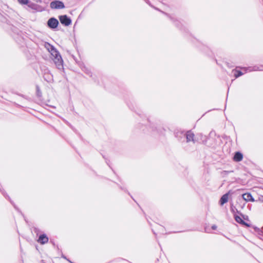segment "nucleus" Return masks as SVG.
<instances>
[{
    "label": "nucleus",
    "mask_w": 263,
    "mask_h": 263,
    "mask_svg": "<svg viewBox=\"0 0 263 263\" xmlns=\"http://www.w3.org/2000/svg\"><path fill=\"white\" fill-rule=\"evenodd\" d=\"M43 45L50 53L57 67L59 69L63 68V61L57 49L53 46L47 42H44Z\"/></svg>",
    "instance_id": "1"
},
{
    "label": "nucleus",
    "mask_w": 263,
    "mask_h": 263,
    "mask_svg": "<svg viewBox=\"0 0 263 263\" xmlns=\"http://www.w3.org/2000/svg\"><path fill=\"white\" fill-rule=\"evenodd\" d=\"M179 134H182L184 137H185L186 142H192L193 143H195L197 141L196 138L195 137L194 134L191 130L187 131L186 133H184L182 131L177 132L175 133V136L178 137Z\"/></svg>",
    "instance_id": "2"
},
{
    "label": "nucleus",
    "mask_w": 263,
    "mask_h": 263,
    "mask_svg": "<svg viewBox=\"0 0 263 263\" xmlns=\"http://www.w3.org/2000/svg\"><path fill=\"white\" fill-rule=\"evenodd\" d=\"M50 8L53 9H61L65 8L64 3L60 1L55 0L51 2Z\"/></svg>",
    "instance_id": "3"
},
{
    "label": "nucleus",
    "mask_w": 263,
    "mask_h": 263,
    "mask_svg": "<svg viewBox=\"0 0 263 263\" xmlns=\"http://www.w3.org/2000/svg\"><path fill=\"white\" fill-rule=\"evenodd\" d=\"M242 71L237 69H235L232 71V73L235 76V77L237 78L246 73L248 70L249 71H252L251 68H242Z\"/></svg>",
    "instance_id": "4"
},
{
    "label": "nucleus",
    "mask_w": 263,
    "mask_h": 263,
    "mask_svg": "<svg viewBox=\"0 0 263 263\" xmlns=\"http://www.w3.org/2000/svg\"><path fill=\"white\" fill-rule=\"evenodd\" d=\"M43 77L44 80L47 82L52 83L53 82V76L48 69H45L44 70Z\"/></svg>",
    "instance_id": "5"
},
{
    "label": "nucleus",
    "mask_w": 263,
    "mask_h": 263,
    "mask_svg": "<svg viewBox=\"0 0 263 263\" xmlns=\"http://www.w3.org/2000/svg\"><path fill=\"white\" fill-rule=\"evenodd\" d=\"M59 24V21L54 17L49 18L47 22L48 27L52 29H55L58 27Z\"/></svg>",
    "instance_id": "6"
},
{
    "label": "nucleus",
    "mask_w": 263,
    "mask_h": 263,
    "mask_svg": "<svg viewBox=\"0 0 263 263\" xmlns=\"http://www.w3.org/2000/svg\"><path fill=\"white\" fill-rule=\"evenodd\" d=\"M59 20L62 24L68 26L71 24V19L66 15L59 16Z\"/></svg>",
    "instance_id": "7"
},
{
    "label": "nucleus",
    "mask_w": 263,
    "mask_h": 263,
    "mask_svg": "<svg viewBox=\"0 0 263 263\" xmlns=\"http://www.w3.org/2000/svg\"><path fill=\"white\" fill-rule=\"evenodd\" d=\"M48 240L49 239L47 236L45 234H43L39 236L36 241L41 245H44L48 242Z\"/></svg>",
    "instance_id": "8"
},
{
    "label": "nucleus",
    "mask_w": 263,
    "mask_h": 263,
    "mask_svg": "<svg viewBox=\"0 0 263 263\" xmlns=\"http://www.w3.org/2000/svg\"><path fill=\"white\" fill-rule=\"evenodd\" d=\"M242 199H239V200L241 201L242 200H244L246 201H253L254 199L252 197V195L250 193H245L242 195Z\"/></svg>",
    "instance_id": "9"
},
{
    "label": "nucleus",
    "mask_w": 263,
    "mask_h": 263,
    "mask_svg": "<svg viewBox=\"0 0 263 263\" xmlns=\"http://www.w3.org/2000/svg\"><path fill=\"white\" fill-rule=\"evenodd\" d=\"M229 195L228 193L224 194L220 198L219 202L221 205H223L228 201Z\"/></svg>",
    "instance_id": "10"
},
{
    "label": "nucleus",
    "mask_w": 263,
    "mask_h": 263,
    "mask_svg": "<svg viewBox=\"0 0 263 263\" xmlns=\"http://www.w3.org/2000/svg\"><path fill=\"white\" fill-rule=\"evenodd\" d=\"M243 158L242 154L240 152H236L234 156V160L236 162H239L242 160Z\"/></svg>",
    "instance_id": "11"
},
{
    "label": "nucleus",
    "mask_w": 263,
    "mask_h": 263,
    "mask_svg": "<svg viewBox=\"0 0 263 263\" xmlns=\"http://www.w3.org/2000/svg\"><path fill=\"white\" fill-rule=\"evenodd\" d=\"M81 69L82 71H84L86 74L89 76L90 77L92 78V73L88 68L83 65L81 66Z\"/></svg>",
    "instance_id": "12"
},
{
    "label": "nucleus",
    "mask_w": 263,
    "mask_h": 263,
    "mask_svg": "<svg viewBox=\"0 0 263 263\" xmlns=\"http://www.w3.org/2000/svg\"><path fill=\"white\" fill-rule=\"evenodd\" d=\"M234 218L236 221L240 224L242 225L247 226L248 227L249 226L245 221H243L239 216L234 215Z\"/></svg>",
    "instance_id": "13"
},
{
    "label": "nucleus",
    "mask_w": 263,
    "mask_h": 263,
    "mask_svg": "<svg viewBox=\"0 0 263 263\" xmlns=\"http://www.w3.org/2000/svg\"><path fill=\"white\" fill-rule=\"evenodd\" d=\"M36 94L37 97H38L39 100H40L42 97V92L37 85L36 86Z\"/></svg>",
    "instance_id": "14"
},
{
    "label": "nucleus",
    "mask_w": 263,
    "mask_h": 263,
    "mask_svg": "<svg viewBox=\"0 0 263 263\" xmlns=\"http://www.w3.org/2000/svg\"><path fill=\"white\" fill-rule=\"evenodd\" d=\"M18 2L22 5L27 4L28 3V0H17Z\"/></svg>",
    "instance_id": "15"
},
{
    "label": "nucleus",
    "mask_w": 263,
    "mask_h": 263,
    "mask_svg": "<svg viewBox=\"0 0 263 263\" xmlns=\"http://www.w3.org/2000/svg\"><path fill=\"white\" fill-rule=\"evenodd\" d=\"M230 209H231V212L233 213H234L235 211H236V212L237 213H238V211H237V210L236 209V208L233 205V204H231V207H230Z\"/></svg>",
    "instance_id": "16"
},
{
    "label": "nucleus",
    "mask_w": 263,
    "mask_h": 263,
    "mask_svg": "<svg viewBox=\"0 0 263 263\" xmlns=\"http://www.w3.org/2000/svg\"><path fill=\"white\" fill-rule=\"evenodd\" d=\"M182 137H184L183 135L182 134H179L178 137H176L178 138L179 140H181Z\"/></svg>",
    "instance_id": "17"
},
{
    "label": "nucleus",
    "mask_w": 263,
    "mask_h": 263,
    "mask_svg": "<svg viewBox=\"0 0 263 263\" xmlns=\"http://www.w3.org/2000/svg\"><path fill=\"white\" fill-rule=\"evenodd\" d=\"M217 228V226L216 225H213L212 226V229L213 230H216Z\"/></svg>",
    "instance_id": "18"
},
{
    "label": "nucleus",
    "mask_w": 263,
    "mask_h": 263,
    "mask_svg": "<svg viewBox=\"0 0 263 263\" xmlns=\"http://www.w3.org/2000/svg\"><path fill=\"white\" fill-rule=\"evenodd\" d=\"M34 1L36 2V3L41 2V0H34Z\"/></svg>",
    "instance_id": "19"
},
{
    "label": "nucleus",
    "mask_w": 263,
    "mask_h": 263,
    "mask_svg": "<svg viewBox=\"0 0 263 263\" xmlns=\"http://www.w3.org/2000/svg\"><path fill=\"white\" fill-rule=\"evenodd\" d=\"M69 262H70V263H72V262L70 261V260H69Z\"/></svg>",
    "instance_id": "20"
},
{
    "label": "nucleus",
    "mask_w": 263,
    "mask_h": 263,
    "mask_svg": "<svg viewBox=\"0 0 263 263\" xmlns=\"http://www.w3.org/2000/svg\"><path fill=\"white\" fill-rule=\"evenodd\" d=\"M69 262H70V263H72V262L70 261V260H69Z\"/></svg>",
    "instance_id": "21"
},
{
    "label": "nucleus",
    "mask_w": 263,
    "mask_h": 263,
    "mask_svg": "<svg viewBox=\"0 0 263 263\" xmlns=\"http://www.w3.org/2000/svg\"><path fill=\"white\" fill-rule=\"evenodd\" d=\"M69 262H70V263H72V262L70 261V260H69Z\"/></svg>",
    "instance_id": "22"
}]
</instances>
